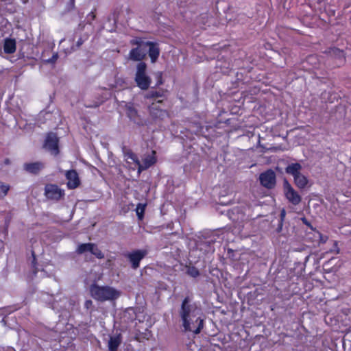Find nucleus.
Instances as JSON below:
<instances>
[{"label": "nucleus", "mask_w": 351, "mask_h": 351, "mask_svg": "<svg viewBox=\"0 0 351 351\" xmlns=\"http://www.w3.org/2000/svg\"><path fill=\"white\" fill-rule=\"evenodd\" d=\"M259 179L261 184L266 188L271 189L276 184V174L271 169L261 173Z\"/></svg>", "instance_id": "obj_8"}, {"label": "nucleus", "mask_w": 351, "mask_h": 351, "mask_svg": "<svg viewBox=\"0 0 351 351\" xmlns=\"http://www.w3.org/2000/svg\"><path fill=\"white\" fill-rule=\"evenodd\" d=\"M331 61L335 67H339L343 65L346 62L343 51L337 48L330 49V62Z\"/></svg>", "instance_id": "obj_9"}, {"label": "nucleus", "mask_w": 351, "mask_h": 351, "mask_svg": "<svg viewBox=\"0 0 351 351\" xmlns=\"http://www.w3.org/2000/svg\"><path fill=\"white\" fill-rule=\"evenodd\" d=\"M147 66L143 62H140L136 66L135 82L137 86L142 90H147L151 84V78L146 73Z\"/></svg>", "instance_id": "obj_4"}, {"label": "nucleus", "mask_w": 351, "mask_h": 351, "mask_svg": "<svg viewBox=\"0 0 351 351\" xmlns=\"http://www.w3.org/2000/svg\"><path fill=\"white\" fill-rule=\"evenodd\" d=\"M65 177L67 180L66 185L69 189H74L80 186V180L75 171L70 170L66 171Z\"/></svg>", "instance_id": "obj_10"}, {"label": "nucleus", "mask_w": 351, "mask_h": 351, "mask_svg": "<svg viewBox=\"0 0 351 351\" xmlns=\"http://www.w3.org/2000/svg\"><path fill=\"white\" fill-rule=\"evenodd\" d=\"M161 102V100H158L156 102H153L152 105L149 106L150 113L154 117H161L166 114V112L162 110L159 107Z\"/></svg>", "instance_id": "obj_17"}, {"label": "nucleus", "mask_w": 351, "mask_h": 351, "mask_svg": "<svg viewBox=\"0 0 351 351\" xmlns=\"http://www.w3.org/2000/svg\"><path fill=\"white\" fill-rule=\"evenodd\" d=\"M341 265V263H339V266H338V267H339Z\"/></svg>", "instance_id": "obj_32"}, {"label": "nucleus", "mask_w": 351, "mask_h": 351, "mask_svg": "<svg viewBox=\"0 0 351 351\" xmlns=\"http://www.w3.org/2000/svg\"><path fill=\"white\" fill-rule=\"evenodd\" d=\"M161 97V95L159 92L152 90L145 95V98L147 99H156Z\"/></svg>", "instance_id": "obj_25"}, {"label": "nucleus", "mask_w": 351, "mask_h": 351, "mask_svg": "<svg viewBox=\"0 0 351 351\" xmlns=\"http://www.w3.org/2000/svg\"><path fill=\"white\" fill-rule=\"evenodd\" d=\"M127 114L128 117L134 122H138V112L135 108L132 106L127 107Z\"/></svg>", "instance_id": "obj_20"}, {"label": "nucleus", "mask_w": 351, "mask_h": 351, "mask_svg": "<svg viewBox=\"0 0 351 351\" xmlns=\"http://www.w3.org/2000/svg\"><path fill=\"white\" fill-rule=\"evenodd\" d=\"M145 46L146 51L148 48L149 56L151 58L152 62H155L160 54V50L157 44L152 42H145Z\"/></svg>", "instance_id": "obj_13"}, {"label": "nucleus", "mask_w": 351, "mask_h": 351, "mask_svg": "<svg viewBox=\"0 0 351 351\" xmlns=\"http://www.w3.org/2000/svg\"><path fill=\"white\" fill-rule=\"evenodd\" d=\"M92 243H84L78 246L77 252L79 254H84L86 252H90Z\"/></svg>", "instance_id": "obj_22"}, {"label": "nucleus", "mask_w": 351, "mask_h": 351, "mask_svg": "<svg viewBox=\"0 0 351 351\" xmlns=\"http://www.w3.org/2000/svg\"><path fill=\"white\" fill-rule=\"evenodd\" d=\"M45 195L47 198L58 200L64 195V192L56 184H47L45 188Z\"/></svg>", "instance_id": "obj_6"}, {"label": "nucleus", "mask_w": 351, "mask_h": 351, "mask_svg": "<svg viewBox=\"0 0 351 351\" xmlns=\"http://www.w3.org/2000/svg\"><path fill=\"white\" fill-rule=\"evenodd\" d=\"M24 168L28 172L36 173L43 168V165L40 162L29 163L25 164Z\"/></svg>", "instance_id": "obj_19"}, {"label": "nucleus", "mask_w": 351, "mask_h": 351, "mask_svg": "<svg viewBox=\"0 0 351 351\" xmlns=\"http://www.w3.org/2000/svg\"><path fill=\"white\" fill-rule=\"evenodd\" d=\"M187 273L193 277H196L199 275L198 270L195 267H189L187 270Z\"/></svg>", "instance_id": "obj_26"}, {"label": "nucleus", "mask_w": 351, "mask_h": 351, "mask_svg": "<svg viewBox=\"0 0 351 351\" xmlns=\"http://www.w3.org/2000/svg\"><path fill=\"white\" fill-rule=\"evenodd\" d=\"M145 208V205L142 204H138L136 208V215L138 218L141 219L143 217L144 211Z\"/></svg>", "instance_id": "obj_23"}, {"label": "nucleus", "mask_w": 351, "mask_h": 351, "mask_svg": "<svg viewBox=\"0 0 351 351\" xmlns=\"http://www.w3.org/2000/svg\"><path fill=\"white\" fill-rule=\"evenodd\" d=\"M91 247H92L90 248V253H91L92 254L95 255L98 258H104V254L97 247V245H95V244L92 243Z\"/></svg>", "instance_id": "obj_21"}, {"label": "nucleus", "mask_w": 351, "mask_h": 351, "mask_svg": "<svg viewBox=\"0 0 351 351\" xmlns=\"http://www.w3.org/2000/svg\"><path fill=\"white\" fill-rule=\"evenodd\" d=\"M158 75L159 77L161 78L162 73H158Z\"/></svg>", "instance_id": "obj_31"}, {"label": "nucleus", "mask_w": 351, "mask_h": 351, "mask_svg": "<svg viewBox=\"0 0 351 351\" xmlns=\"http://www.w3.org/2000/svg\"><path fill=\"white\" fill-rule=\"evenodd\" d=\"M121 342L120 334L111 335L108 343V351H117V348Z\"/></svg>", "instance_id": "obj_15"}, {"label": "nucleus", "mask_w": 351, "mask_h": 351, "mask_svg": "<svg viewBox=\"0 0 351 351\" xmlns=\"http://www.w3.org/2000/svg\"><path fill=\"white\" fill-rule=\"evenodd\" d=\"M90 295L99 302L113 301L119 298L121 291L110 286L93 285L90 287Z\"/></svg>", "instance_id": "obj_2"}, {"label": "nucleus", "mask_w": 351, "mask_h": 351, "mask_svg": "<svg viewBox=\"0 0 351 351\" xmlns=\"http://www.w3.org/2000/svg\"><path fill=\"white\" fill-rule=\"evenodd\" d=\"M125 160L130 168L134 169L136 167L139 168L140 161L134 154L128 152L125 154Z\"/></svg>", "instance_id": "obj_16"}, {"label": "nucleus", "mask_w": 351, "mask_h": 351, "mask_svg": "<svg viewBox=\"0 0 351 351\" xmlns=\"http://www.w3.org/2000/svg\"><path fill=\"white\" fill-rule=\"evenodd\" d=\"M333 247H334V249H332H332H330V254H331V253H335V254H339V248H338V247H337V243L336 241H335V242H334V243H333Z\"/></svg>", "instance_id": "obj_27"}, {"label": "nucleus", "mask_w": 351, "mask_h": 351, "mask_svg": "<svg viewBox=\"0 0 351 351\" xmlns=\"http://www.w3.org/2000/svg\"><path fill=\"white\" fill-rule=\"evenodd\" d=\"M58 58V55L55 54L53 56V61H55Z\"/></svg>", "instance_id": "obj_30"}, {"label": "nucleus", "mask_w": 351, "mask_h": 351, "mask_svg": "<svg viewBox=\"0 0 351 351\" xmlns=\"http://www.w3.org/2000/svg\"><path fill=\"white\" fill-rule=\"evenodd\" d=\"M155 152H152L151 154H149L143 157L142 159V162H140L139 168L138 171V173L140 174L141 172L152 165H153L156 161V157H155Z\"/></svg>", "instance_id": "obj_12"}, {"label": "nucleus", "mask_w": 351, "mask_h": 351, "mask_svg": "<svg viewBox=\"0 0 351 351\" xmlns=\"http://www.w3.org/2000/svg\"><path fill=\"white\" fill-rule=\"evenodd\" d=\"M10 189V186L7 184H0V197H5L8 191Z\"/></svg>", "instance_id": "obj_24"}, {"label": "nucleus", "mask_w": 351, "mask_h": 351, "mask_svg": "<svg viewBox=\"0 0 351 351\" xmlns=\"http://www.w3.org/2000/svg\"><path fill=\"white\" fill-rule=\"evenodd\" d=\"M285 215H286V212H285V210L284 209H282V210H281V213H280V216H281V219H282V220H283V219H284V218H285Z\"/></svg>", "instance_id": "obj_29"}, {"label": "nucleus", "mask_w": 351, "mask_h": 351, "mask_svg": "<svg viewBox=\"0 0 351 351\" xmlns=\"http://www.w3.org/2000/svg\"><path fill=\"white\" fill-rule=\"evenodd\" d=\"M93 304V302L91 300H86L85 302L84 306L86 308H89Z\"/></svg>", "instance_id": "obj_28"}, {"label": "nucleus", "mask_w": 351, "mask_h": 351, "mask_svg": "<svg viewBox=\"0 0 351 351\" xmlns=\"http://www.w3.org/2000/svg\"><path fill=\"white\" fill-rule=\"evenodd\" d=\"M45 147L48 149L53 155H57L58 149V138L54 134H49L46 138Z\"/></svg>", "instance_id": "obj_11"}, {"label": "nucleus", "mask_w": 351, "mask_h": 351, "mask_svg": "<svg viewBox=\"0 0 351 351\" xmlns=\"http://www.w3.org/2000/svg\"><path fill=\"white\" fill-rule=\"evenodd\" d=\"M302 166L299 163H292L286 168V172L291 175L294 178L296 186L300 189L307 186L308 180L307 178L301 173Z\"/></svg>", "instance_id": "obj_3"}, {"label": "nucleus", "mask_w": 351, "mask_h": 351, "mask_svg": "<svg viewBox=\"0 0 351 351\" xmlns=\"http://www.w3.org/2000/svg\"><path fill=\"white\" fill-rule=\"evenodd\" d=\"M284 193L287 199L291 204L298 205L301 202V197L300 195L287 181H285L284 183Z\"/></svg>", "instance_id": "obj_7"}, {"label": "nucleus", "mask_w": 351, "mask_h": 351, "mask_svg": "<svg viewBox=\"0 0 351 351\" xmlns=\"http://www.w3.org/2000/svg\"><path fill=\"white\" fill-rule=\"evenodd\" d=\"M4 51L6 53H13L16 51V41L12 38H6L4 41Z\"/></svg>", "instance_id": "obj_18"}, {"label": "nucleus", "mask_w": 351, "mask_h": 351, "mask_svg": "<svg viewBox=\"0 0 351 351\" xmlns=\"http://www.w3.org/2000/svg\"><path fill=\"white\" fill-rule=\"evenodd\" d=\"M145 254L146 252L143 250H137L129 254V259L134 269L139 266L141 260L145 256Z\"/></svg>", "instance_id": "obj_14"}, {"label": "nucleus", "mask_w": 351, "mask_h": 351, "mask_svg": "<svg viewBox=\"0 0 351 351\" xmlns=\"http://www.w3.org/2000/svg\"><path fill=\"white\" fill-rule=\"evenodd\" d=\"M132 45H136L137 47L132 49L129 53V59L134 61L142 60L146 56L145 42L141 39H136L131 41Z\"/></svg>", "instance_id": "obj_5"}, {"label": "nucleus", "mask_w": 351, "mask_h": 351, "mask_svg": "<svg viewBox=\"0 0 351 351\" xmlns=\"http://www.w3.org/2000/svg\"><path fill=\"white\" fill-rule=\"evenodd\" d=\"M182 326L184 331L198 334L204 326V318L200 308L195 304H190L187 299H185L180 311Z\"/></svg>", "instance_id": "obj_1"}]
</instances>
